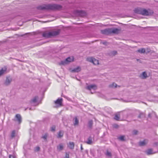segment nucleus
<instances>
[{"label":"nucleus","mask_w":158,"mask_h":158,"mask_svg":"<svg viewBox=\"0 0 158 158\" xmlns=\"http://www.w3.org/2000/svg\"><path fill=\"white\" fill-rule=\"evenodd\" d=\"M55 126H52L51 127V130L52 131H55Z\"/></svg>","instance_id":"nucleus-29"},{"label":"nucleus","mask_w":158,"mask_h":158,"mask_svg":"<svg viewBox=\"0 0 158 158\" xmlns=\"http://www.w3.org/2000/svg\"><path fill=\"white\" fill-rule=\"evenodd\" d=\"M87 60L88 61L93 63L95 65L98 64H99L98 60L93 57L88 58Z\"/></svg>","instance_id":"nucleus-7"},{"label":"nucleus","mask_w":158,"mask_h":158,"mask_svg":"<svg viewBox=\"0 0 158 158\" xmlns=\"http://www.w3.org/2000/svg\"><path fill=\"white\" fill-rule=\"evenodd\" d=\"M138 10V9H135V11H137V10Z\"/></svg>","instance_id":"nucleus-42"},{"label":"nucleus","mask_w":158,"mask_h":158,"mask_svg":"<svg viewBox=\"0 0 158 158\" xmlns=\"http://www.w3.org/2000/svg\"><path fill=\"white\" fill-rule=\"evenodd\" d=\"M146 152L148 155H149L154 153L153 152V151L152 149H149L148 150L146 151Z\"/></svg>","instance_id":"nucleus-20"},{"label":"nucleus","mask_w":158,"mask_h":158,"mask_svg":"<svg viewBox=\"0 0 158 158\" xmlns=\"http://www.w3.org/2000/svg\"><path fill=\"white\" fill-rule=\"evenodd\" d=\"M27 108H26L25 109V110H26L27 109Z\"/></svg>","instance_id":"nucleus-43"},{"label":"nucleus","mask_w":158,"mask_h":158,"mask_svg":"<svg viewBox=\"0 0 158 158\" xmlns=\"http://www.w3.org/2000/svg\"><path fill=\"white\" fill-rule=\"evenodd\" d=\"M78 11L79 12H80V13H81V12H82V10H80V11Z\"/></svg>","instance_id":"nucleus-40"},{"label":"nucleus","mask_w":158,"mask_h":158,"mask_svg":"<svg viewBox=\"0 0 158 158\" xmlns=\"http://www.w3.org/2000/svg\"><path fill=\"white\" fill-rule=\"evenodd\" d=\"M86 152L87 153H88V150H86Z\"/></svg>","instance_id":"nucleus-41"},{"label":"nucleus","mask_w":158,"mask_h":158,"mask_svg":"<svg viewBox=\"0 0 158 158\" xmlns=\"http://www.w3.org/2000/svg\"><path fill=\"white\" fill-rule=\"evenodd\" d=\"M86 89L89 90H95L97 89V87L95 85H91L88 86Z\"/></svg>","instance_id":"nucleus-9"},{"label":"nucleus","mask_w":158,"mask_h":158,"mask_svg":"<svg viewBox=\"0 0 158 158\" xmlns=\"http://www.w3.org/2000/svg\"><path fill=\"white\" fill-rule=\"evenodd\" d=\"M6 68H4V69L2 68L0 70V76L2 75L6 71Z\"/></svg>","instance_id":"nucleus-18"},{"label":"nucleus","mask_w":158,"mask_h":158,"mask_svg":"<svg viewBox=\"0 0 158 158\" xmlns=\"http://www.w3.org/2000/svg\"><path fill=\"white\" fill-rule=\"evenodd\" d=\"M69 158V154L67 153V152H66L65 153V156L64 157V158Z\"/></svg>","instance_id":"nucleus-34"},{"label":"nucleus","mask_w":158,"mask_h":158,"mask_svg":"<svg viewBox=\"0 0 158 158\" xmlns=\"http://www.w3.org/2000/svg\"><path fill=\"white\" fill-rule=\"evenodd\" d=\"M9 158H15V157L13 155H10L9 156Z\"/></svg>","instance_id":"nucleus-37"},{"label":"nucleus","mask_w":158,"mask_h":158,"mask_svg":"<svg viewBox=\"0 0 158 158\" xmlns=\"http://www.w3.org/2000/svg\"><path fill=\"white\" fill-rule=\"evenodd\" d=\"M148 142V140L147 139H145L143 141L139 142V144L140 146H143L147 144Z\"/></svg>","instance_id":"nucleus-12"},{"label":"nucleus","mask_w":158,"mask_h":158,"mask_svg":"<svg viewBox=\"0 0 158 158\" xmlns=\"http://www.w3.org/2000/svg\"><path fill=\"white\" fill-rule=\"evenodd\" d=\"M109 86L110 87H116L117 86V85L116 83H113L112 84L109 85Z\"/></svg>","instance_id":"nucleus-25"},{"label":"nucleus","mask_w":158,"mask_h":158,"mask_svg":"<svg viewBox=\"0 0 158 158\" xmlns=\"http://www.w3.org/2000/svg\"><path fill=\"white\" fill-rule=\"evenodd\" d=\"M140 14L145 16H148L152 15L153 12L152 10H146L145 9L142 10H141L140 12H137Z\"/></svg>","instance_id":"nucleus-4"},{"label":"nucleus","mask_w":158,"mask_h":158,"mask_svg":"<svg viewBox=\"0 0 158 158\" xmlns=\"http://www.w3.org/2000/svg\"><path fill=\"white\" fill-rule=\"evenodd\" d=\"M117 53V52L116 51H113V52H112V54L114 55L116 54Z\"/></svg>","instance_id":"nucleus-36"},{"label":"nucleus","mask_w":158,"mask_h":158,"mask_svg":"<svg viewBox=\"0 0 158 158\" xmlns=\"http://www.w3.org/2000/svg\"><path fill=\"white\" fill-rule=\"evenodd\" d=\"M114 119L117 121L119 120L120 119V115L119 114H115V115Z\"/></svg>","instance_id":"nucleus-24"},{"label":"nucleus","mask_w":158,"mask_h":158,"mask_svg":"<svg viewBox=\"0 0 158 158\" xmlns=\"http://www.w3.org/2000/svg\"><path fill=\"white\" fill-rule=\"evenodd\" d=\"M103 44H105V43H104Z\"/></svg>","instance_id":"nucleus-46"},{"label":"nucleus","mask_w":158,"mask_h":158,"mask_svg":"<svg viewBox=\"0 0 158 158\" xmlns=\"http://www.w3.org/2000/svg\"><path fill=\"white\" fill-rule=\"evenodd\" d=\"M144 117V115L143 114L140 113L138 116L139 118H143Z\"/></svg>","instance_id":"nucleus-33"},{"label":"nucleus","mask_w":158,"mask_h":158,"mask_svg":"<svg viewBox=\"0 0 158 158\" xmlns=\"http://www.w3.org/2000/svg\"><path fill=\"white\" fill-rule=\"evenodd\" d=\"M61 5L57 4H44L40 6L37 7V9L40 10H60L61 9Z\"/></svg>","instance_id":"nucleus-1"},{"label":"nucleus","mask_w":158,"mask_h":158,"mask_svg":"<svg viewBox=\"0 0 158 158\" xmlns=\"http://www.w3.org/2000/svg\"><path fill=\"white\" fill-rule=\"evenodd\" d=\"M106 155L107 156H108L109 157H111V154L110 152L107 151L106 154Z\"/></svg>","instance_id":"nucleus-30"},{"label":"nucleus","mask_w":158,"mask_h":158,"mask_svg":"<svg viewBox=\"0 0 158 158\" xmlns=\"http://www.w3.org/2000/svg\"><path fill=\"white\" fill-rule=\"evenodd\" d=\"M91 94H93V93H92V92H91Z\"/></svg>","instance_id":"nucleus-47"},{"label":"nucleus","mask_w":158,"mask_h":158,"mask_svg":"<svg viewBox=\"0 0 158 158\" xmlns=\"http://www.w3.org/2000/svg\"><path fill=\"white\" fill-rule=\"evenodd\" d=\"M60 33V30L53 31L50 32H45L43 34V36L44 37L48 38L52 36H56L58 35Z\"/></svg>","instance_id":"nucleus-2"},{"label":"nucleus","mask_w":158,"mask_h":158,"mask_svg":"<svg viewBox=\"0 0 158 158\" xmlns=\"http://www.w3.org/2000/svg\"><path fill=\"white\" fill-rule=\"evenodd\" d=\"M12 79L10 77H7L6 80L4 84L6 85H7L10 83Z\"/></svg>","instance_id":"nucleus-10"},{"label":"nucleus","mask_w":158,"mask_h":158,"mask_svg":"<svg viewBox=\"0 0 158 158\" xmlns=\"http://www.w3.org/2000/svg\"><path fill=\"white\" fill-rule=\"evenodd\" d=\"M57 149L58 151H60L63 149V146L62 143L60 144L57 147Z\"/></svg>","instance_id":"nucleus-14"},{"label":"nucleus","mask_w":158,"mask_h":158,"mask_svg":"<svg viewBox=\"0 0 158 158\" xmlns=\"http://www.w3.org/2000/svg\"><path fill=\"white\" fill-rule=\"evenodd\" d=\"M113 127L114 128H117L118 127V126L116 124H114L113 125Z\"/></svg>","instance_id":"nucleus-35"},{"label":"nucleus","mask_w":158,"mask_h":158,"mask_svg":"<svg viewBox=\"0 0 158 158\" xmlns=\"http://www.w3.org/2000/svg\"><path fill=\"white\" fill-rule=\"evenodd\" d=\"M40 149V148L39 147H36L35 148V151L36 152H37L39 151Z\"/></svg>","instance_id":"nucleus-32"},{"label":"nucleus","mask_w":158,"mask_h":158,"mask_svg":"<svg viewBox=\"0 0 158 158\" xmlns=\"http://www.w3.org/2000/svg\"><path fill=\"white\" fill-rule=\"evenodd\" d=\"M64 135V131H60L58 133L57 137L60 138L62 137Z\"/></svg>","instance_id":"nucleus-15"},{"label":"nucleus","mask_w":158,"mask_h":158,"mask_svg":"<svg viewBox=\"0 0 158 158\" xmlns=\"http://www.w3.org/2000/svg\"><path fill=\"white\" fill-rule=\"evenodd\" d=\"M38 98V97L37 96L35 97L32 99L30 103L33 106L37 105L38 104L37 103V100Z\"/></svg>","instance_id":"nucleus-8"},{"label":"nucleus","mask_w":158,"mask_h":158,"mask_svg":"<svg viewBox=\"0 0 158 158\" xmlns=\"http://www.w3.org/2000/svg\"><path fill=\"white\" fill-rule=\"evenodd\" d=\"M73 57H69L66 58L64 60L61 61L60 64L64 65L69 63L73 61Z\"/></svg>","instance_id":"nucleus-5"},{"label":"nucleus","mask_w":158,"mask_h":158,"mask_svg":"<svg viewBox=\"0 0 158 158\" xmlns=\"http://www.w3.org/2000/svg\"><path fill=\"white\" fill-rule=\"evenodd\" d=\"M142 75L144 78H146L147 77V75L145 72H144L143 73Z\"/></svg>","instance_id":"nucleus-28"},{"label":"nucleus","mask_w":158,"mask_h":158,"mask_svg":"<svg viewBox=\"0 0 158 158\" xmlns=\"http://www.w3.org/2000/svg\"><path fill=\"white\" fill-rule=\"evenodd\" d=\"M31 108H29V110H31Z\"/></svg>","instance_id":"nucleus-45"},{"label":"nucleus","mask_w":158,"mask_h":158,"mask_svg":"<svg viewBox=\"0 0 158 158\" xmlns=\"http://www.w3.org/2000/svg\"><path fill=\"white\" fill-rule=\"evenodd\" d=\"M81 70V68L78 66L76 68L74 69L71 70V72L73 73L77 72L78 73Z\"/></svg>","instance_id":"nucleus-13"},{"label":"nucleus","mask_w":158,"mask_h":158,"mask_svg":"<svg viewBox=\"0 0 158 158\" xmlns=\"http://www.w3.org/2000/svg\"><path fill=\"white\" fill-rule=\"evenodd\" d=\"M81 150H82L83 149V147L82 146V144H81Z\"/></svg>","instance_id":"nucleus-38"},{"label":"nucleus","mask_w":158,"mask_h":158,"mask_svg":"<svg viewBox=\"0 0 158 158\" xmlns=\"http://www.w3.org/2000/svg\"><path fill=\"white\" fill-rule=\"evenodd\" d=\"M137 51L140 53H144L145 52V49L144 48H142L139 49Z\"/></svg>","instance_id":"nucleus-22"},{"label":"nucleus","mask_w":158,"mask_h":158,"mask_svg":"<svg viewBox=\"0 0 158 158\" xmlns=\"http://www.w3.org/2000/svg\"><path fill=\"white\" fill-rule=\"evenodd\" d=\"M119 30L117 28H108L101 31L103 34L108 35L111 33H118Z\"/></svg>","instance_id":"nucleus-3"},{"label":"nucleus","mask_w":158,"mask_h":158,"mask_svg":"<svg viewBox=\"0 0 158 158\" xmlns=\"http://www.w3.org/2000/svg\"><path fill=\"white\" fill-rule=\"evenodd\" d=\"M15 130H13L12 131V132L11 133V137L12 138L14 137L15 136Z\"/></svg>","instance_id":"nucleus-26"},{"label":"nucleus","mask_w":158,"mask_h":158,"mask_svg":"<svg viewBox=\"0 0 158 158\" xmlns=\"http://www.w3.org/2000/svg\"><path fill=\"white\" fill-rule=\"evenodd\" d=\"M118 139L119 140L122 141L124 140V136H120L119 137H118Z\"/></svg>","instance_id":"nucleus-27"},{"label":"nucleus","mask_w":158,"mask_h":158,"mask_svg":"<svg viewBox=\"0 0 158 158\" xmlns=\"http://www.w3.org/2000/svg\"><path fill=\"white\" fill-rule=\"evenodd\" d=\"M151 114H148V117H151Z\"/></svg>","instance_id":"nucleus-39"},{"label":"nucleus","mask_w":158,"mask_h":158,"mask_svg":"<svg viewBox=\"0 0 158 158\" xmlns=\"http://www.w3.org/2000/svg\"><path fill=\"white\" fill-rule=\"evenodd\" d=\"M68 147L71 149H73L74 148V143L73 142H70L68 145Z\"/></svg>","instance_id":"nucleus-16"},{"label":"nucleus","mask_w":158,"mask_h":158,"mask_svg":"<svg viewBox=\"0 0 158 158\" xmlns=\"http://www.w3.org/2000/svg\"><path fill=\"white\" fill-rule=\"evenodd\" d=\"M93 124V121L92 120H90L88 121V127L90 128H91L92 127Z\"/></svg>","instance_id":"nucleus-17"},{"label":"nucleus","mask_w":158,"mask_h":158,"mask_svg":"<svg viewBox=\"0 0 158 158\" xmlns=\"http://www.w3.org/2000/svg\"><path fill=\"white\" fill-rule=\"evenodd\" d=\"M13 120L17 122L19 124H20L22 121V118L21 115L19 114H16Z\"/></svg>","instance_id":"nucleus-6"},{"label":"nucleus","mask_w":158,"mask_h":158,"mask_svg":"<svg viewBox=\"0 0 158 158\" xmlns=\"http://www.w3.org/2000/svg\"><path fill=\"white\" fill-rule=\"evenodd\" d=\"M63 99L62 98H59L55 102L56 104H58L60 106H61Z\"/></svg>","instance_id":"nucleus-11"},{"label":"nucleus","mask_w":158,"mask_h":158,"mask_svg":"<svg viewBox=\"0 0 158 158\" xmlns=\"http://www.w3.org/2000/svg\"><path fill=\"white\" fill-rule=\"evenodd\" d=\"M48 136V134L47 133H45L44 135H43L41 137V138L44 139L45 140V141H46L47 140V137Z\"/></svg>","instance_id":"nucleus-23"},{"label":"nucleus","mask_w":158,"mask_h":158,"mask_svg":"<svg viewBox=\"0 0 158 158\" xmlns=\"http://www.w3.org/2000/svg\"><path fill=\"white\" fill-rule=\"evenodd\" d=\"M74 121L73 123L74 126L78 125L79 123V121L77 117H75L74 119Z\"/></svg>","instance_id":"nucleus-19"},{"label":"nucleus","mask_w":158,"mask_h":158,"mask_svg":"<svg viewBox=\"0 0 158 158\" xmlns=\"http://www.w3.org/2000/svg\"><path fill=\"white\" fill-rule=\"evenodd\" d=\"M62 97H65V96H63V95H62Z\"/></svg>","instance_id":"nucleus-44"},{"label":"nucleus","mask_w":158,"mask_h":158,"mask_svg":"<svg viewBox=\"0 0 158 158\" xmlns=\"http://www.w3.org/2000/svg\"><path fill=\"white\" fill-rule=\"evenodd\" d=\"M92 140L91 137H89L88 139V140L86 142V143L89 144H91L92 143Z\"/></svg>","instance_id":"nucleus-21"},{"label":"nucleus","mask_w":158,"mask_h":158,"mask_svg":"<svg viewBox=\"0 0 158 158\" xmlns=\"http://www.w3.org/2000/svg\"><path fill=\"white\" fill-rule=\"evenodd\" d=\"M138 133V131L136 130H134L132 131V134L134 135H136Z\"/></svg>","instance_id":"nucleus-31"}]
</instances>
